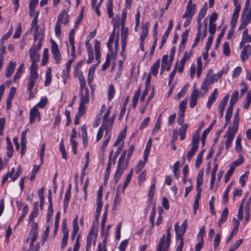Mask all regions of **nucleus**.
<instances>
[{"mask_svg":"<svg viewBox=\"0 0 251 251\" xmlns=\"http://www.w3.org/2000/svg\"><path fill=\"white\" fill-rule=\"evenodd\" d=\"M37 62H31L30 68V75L27 79V91L29 92L28 99L29 100L35 97V94L37 91V88H35L36 91L35 92L32 91L38 78V74L37 72L38 68V65L36 64Z\"/></svg>","mask_w":251,"mask_h":251,"instance_id":"f257e3e1","label":"nucleus"},{"mask_svg":"<svg viewBox=\"0 0 251 251\" xmlns=\"http://www.w3.org/2000/svg\"><path fill=\"white\" fill-rule=\"evenodd\" d=\"M42 41V37H39L37 45L33 44L29 50V57L31 62L39 61L40 56L38 52L41 48Z\"/></svg>","mask_w":251,"mask_h":251,"instance_id":"f03ea898","label":"nucleus"},{"mask_svg":"<svg viewBox=\"0 0 251 251\" xmlns=\"http://www.w3.org/2000/svg\"><path fill=\"white\" fill-rule=\"evenodd\" d=\"M51 44V51L53 58L55 60V63L58 64L61 61V55L58 49L57 44L53 40L50 41Z\"/></svg>","mask_w":251,"mask_h":251,"instance_id":"7ed1b4c3","label":"nucleus"},{"mask_svg":"<svg viewBox=\"0 0 251 251\" xmlns=\"http://www.w3.org/2000/svg\"><path fill=\"white\" fill-rule=\"evenodd\" d=\"M237 130L230 128V126L228 127L226 134L225 135L224 137L226 138L225 144L226 148L227 150L230 146V145L233 140L235 134Z\"/></svg>","mask_w":251,"mask_h":251,"instance_id":"20e7f679","label":"nucleus"},{"mask_svg":"<svg viewBox=\"0 0 251 251\" xmlns=\"http://www.w3.org/2000/svg\"><path fill=\"white\" fill-rule=\"evenodd\" d=\"M128 34V29L127 28H125L124 27V25L123 24H121V47H122V52L121 55H122L123 52H124L125 50V49L126 47V40Z\"/></svg>","mask_w":251,"mask_h":251,"instance_id":"39448f33","label":"nucleus"},{"mask_svg":"<svg viewBox=\"0 0 251 251\" xmlns=\"http://www.w3.org/2000/svg\"><path fill=\"white\" fill-rule=\"evenodd\" d=\"M36 118H38V121L41 120V115L40 112L36 106H33L30 109L29 111V123L33 124L35 122Z\"/></svg>","mask_w":251,"mask_h":251,"instance_id":"423d86ee","label":"nucleus"},{"mask_svg":"<svg viewBox=\"0 0 251 251\" xmlns=\"http://www.w3.org/2000/svg\"><path fill=\"white\" fill-rule=\"evenodd\" d=\"M173 27V20L171 19L169 21V25L167 27V29L166 32H165V33L162 36V41H161L160 45L159 46V49H161L165 45V43L166 42L167 39L168 37L169 34H170V31H171Z\"/></svg>","mask_w":251,"mask_h":251,"instance_id":"0eeeda50","label":"nucleus"},{"mask_svg":"<svg viewBox=\"0 0 251 251\" xmlns=\"http://www.w3.org/2000/svg\"><path fill=\"white\" fill-rule=\"evenodd\" d=\"M199 95V91L196 89H194L190 96L189 105L191 108L194 107L197 104Z\"/></svg>","mask_w":251,"mask_h":251,"instance_id":"6e6552de","label":"nucleus"},{"mask_svg":"<svg viewBox=\"0 0 251 251\" xmlns=\"http://www.w3.org/2000/svg\"><path fill=\"white\" fill-rule=\"evenodd\" d=\"M69 22V16L67 12L65 10L62 11L58 16L57 23L62 24L63 23L64 25H66Z\"/></svg>","mask_w":251,"mask_h":251,"instance_id":"1a4fd4ad","label":"nucleus"},{"mask_svg":"<svg viewBox=\"0 0 251 251\" xmlns=\"http://www.w3.org/2000/svg\"><path fill=\"white\" fill-rule=\"evenodd\" d=\"M113 124V120L112 119H106L103 120L101 126L105 130V133H110V131L112 129Z\"/></svg>","mask_w":251,"mask_h":251,"instance_id":"9d476101","label":"nucleus"},{"mask_svg":"<svg viewBox=\"0 0 251 251\" xmlns=\"http://www.w3.org/2000/svg\"><path fill=\"white\" fill-rule=\"evenodd\" d=\"M218 93V89L215 88L209 97L206 103V107L208 109H210L211 107L212 104L216 101L217 98Z\"/></svg>","mask_w":251,"mask_h":251,"instance_id":"9b49d317","label":"nucleus"},{"mask_svg":"<svg viewBox=\"0 0 251 251\" xmlns=\"http://www.w3.org/2000/svg\"><path fill=\"white\" fill-rule=\"evenodd\" d=\"M186 229L183 228L181 226H179L177 223L175 225V230L176 234V239H183V236L186 232Z\"/></svg>","mask_w":251,"mask_h":251,"instance_id":"f8f14e48","label":"nucleus"},{"mask_svg":"<svg viewBox=\"0 0 251 251\" xmlns=\"http://www.w3.org/2000/svg\"><path fill=\"white\" fill-rule=\"evenodd\" d=\"M115 29L114 28L112 32L111 33L109 38L108 42L107 43V47L108 49V53H111V56H114V53L112 48V44L115 38Z\"/></svg>","mask_w":251,"mask_h":251,"instance_id":"ddd939ff","label":"nucleus"},{"mask_svg":"<svg viewBox=\"0 0 251 251\" xmlns=\"http://www.w3.org/2000/svg\"><path fill=\"white\" fill-rule=\"evenodd\" d=\"M229 95L227 94L221 100L220 104L218 105L219 111L220 114V117H223L224 114V111L225 107L227 104V102L229 99Z\"/></svg>","mask_w":251,"mask_h":251,"instance_id":"4468645a","label":"nucleus"},{"mask_svg":"<svg viewBox=\"0 0 251 251\" xmlns=\"http://www.w3.org/2000/svg\"><path fill=\"white\" fill-rule=\"evenodd\" d=\"M165 235H163L160 240L159 243L157 245V247H161V251H168L169 246L170 245V243L167 242L165 241Z\"/></svg>","mask_w":251,"mask_h":251,"instance_id":"2eb2a0df","label":"nucleus"},{"mask_svg":"<svg viewBox=\"0 0 251 251\" xmlns=\"http://www.w3.org/2000/svg\"><path fill=\"white\" fill-rule=\"evenodd\" d=\"M251 47L250 45H246L241 51L240 54V58L243 62H245L249 57L248 52L250 51Z\"/></svg>","mask_w":251,"mask_h":251,"instance_id":"dca6fc26","label":"nucleus"},{"mask_svg":"<svg viewBox=\"0 0 251 251\" xmlns=\"http://www.w3.org/2000/svg\"><path fill=\"white\" fill-rule=\"evenodd\" d=\"M16 66V63L12 61H10L6 67L5 75L7 77H9L13 74Z\"/></svg>","mask_w":251,"mask_h":251,"instance_id":"f3484780","label":"nucleus"},{"mask_svg":"<svg viewBox=\"0 0 251 251\" xmlns=\"http://www.w3.org/2000/svg\"><path fill=\"white\" fill-rule=\"evenodd\" d=\"M189 30L186 29L181 35V41L179 46V50H183L185 48V44L187 40Z\"/></svg>","mask_w":251,"mask_h":251,"instance_id":"a211bd4d","label":"nucleus"},{"mask_svg":"<svg viewBox=\"0 0 251 251\" xmlns=\"http://www.w3.org/2000/svg\"><path fill=\"white\" fill-rule=\"evenodd\" d=\"M196 11V7L187 6L186 10L184 14H183L182 18H192L194 15Z\"/></svg>","mask_w":251,"mask_h":251,"instance_id":"6ab92c4d","label":"nucleus"},{"mask_svg":"<svg viewBox=\"0 0 251 251\" xmlns=\"http://www.w3.org/2000/svg\"><path fill=\"white\" fill-rule=\"evenodd\" d=\"M125 165H119L118 164L117 170L114 176V179L116 183H117L119 179L121 177V176L124 171V169L126 168Z\"/></svg>","mask_w":251,"mask_h":251,"instance_id":"aec40b11","label":"nucleus"},{"mask_svg":"<svg viewBox=\"0 0 251 251\" xmlns=\"http://www.w3.org/2000/svg\"><path fill=\"white\" fill-rule=\"evenodd\" d=\"M232 222L234 225V227L233 228L232 232L231 233L230 236L226 240L227 243H229L230 241V240L232 239L233 237L234 232H237L238 230V227L240 224L238 220H237L235 218H233Z\"/></svg>","mask_w":251,"mask_h":251,"instance_id":"412c9836","label":"nucleus"},{"mask_svg":"<svg viewBox=\"0 0 251 251\" xmlns=\"http://www.w3.org/2000/svg\"><path fill=\"white\" fill-rule=\"evenodd\" d=\"M80 95V103L87 104L89 102V90L88 88H85V91L82 94H79Z\"/></svg>","mask_w":251,"mask_h":251,"instance_id":"4be33fe9","label":"nucleus"},{"mask_svg":"<svg viewBox=\"0 0 251 251\" xmlns=\"http://www.w3.org/2000/svg\"><path fill=\"white\" fill-rule=\"evenodd\" d=\"M152 144L151 139H150L147 143L146 149L144 152V160L145 162H148V157L149 156Z\"/></svg>","mask_w":251,"mask_h":251,"instance_id":"5701e85b","label":"nucleus"},{"mask_svg":"<svg viewBox=\"0 0 251 251\" xmlns=\"http://www.w3.org/2000/svg\"><path fill=\"white\" fill-rule=\"evenodd\" d=\"M160 59H157L156 61L152 65L151 68L150 74H152L154 76H156L158 74V71L160 67Z\"/></svg>","mask_w":251,"mask_h":251,"instance_id":"b1692460","label":"nucleus"},{"mask_svg":"<svg viewBox=\"0 0 251 251\" xmlns=\"http://www.w3.org/2000/svg\"><path fill=\"white\" fill-rule=\"evenodd\" d=\"M223 74V71H220L218 72L217 74H214L212 76H211L208 81L209 82V84H213L216 82L218 79L222 77Z\"/></svg>","mask_w":251,"mask_h":251,"instance_id":"393cba45","label":"nucleus"},{"mask_svg":"<svg viewBox=\"0 0 251 251\" xmlns=\"http://www.w3.org/2000/svg\"><path fill=\"white\" fill-rule=\"evenodd\" d=\"M228 215V210L227 207H226L221 215V218L219 220L218 226H220L221 224L225 222L227 219Z\"/></svg>","mask_w":251,"mask_h":251,"instance_id":"a878e982","label":"nucleus"},{"mask_svg":"<svg viewBox=\"0 0 251 251\" xmlns=\"http://www.w3.org/2000/svg\"><path fill=\"white\" fill-rule=\"evenodd\" d=\"M121 194L119 190H117L115 194V197L114 201H113V209H116L117 206L121 202V198L120 197Z\"/></svg>","mask_w":251,"mask_h":251,"instance_id":"bb28decb","label":"nucleus"},{"mask_svg":"<svg viewBox=\"0 0 251 251\" xmlns=\"http://www.w3.org/2000/svg\"><path fill=\"white\" fill-rule=\"evenodd\" d=\"M114 58V59H116L115 55L114 54V56L112 57L111 53H107L106 57V60L105 63L103 64L102 66V70L105 71L106 70L109 66L110 60L111 59Z\"/></svg>","mask_w":251,"mask_h":251,"instance_id":"cd10ccee","label":"nucleus"},{"mask_svg":"<svg viewBox=\"0 0 251 251\" xmlns=\"http://www.w3.org/2000/svg\"><path fill=\"white\" fill-rule=\"evenodd\" d=\"M24 64L23 63H22L20 66L18 67L16 73L14 77H13V81L14 82H16L17 80L19 79L23 73L24 69Z\"/></svg>","mask_w":251,"mask_h":251,"instance_id":"c85d7f7f","label":"nucleus"},{"mask_svg":"<svg viewBox=\"0 0 251 251\" xmlns=\"http://www.w3.org/2000/svg\"><path fill=\"white\" fill-rule=\"evenodd\" d=\"M141 93V89L140 88H139L134 94V96L132 98V106L133 108H134L138 102V100L140 97Z\"/></svg>","mask_w":251,"mask_h":251,"instance_id":"c756f323","label":"nucleus"},{"mask_svg":"<svg viewBox=\"0 0 251 251\" xmlns=\"http://www.w3.org/2000/svg\"><path fill=\"white\" fill-rule=\"evenodd\" d=\"M133 173V170L132 169L129 173L127 174L126 176V180L124 183L123 186V191L124 192L125 189L126 188V187L128 186L129 183H130L131 181V179L132 178V175Z\"/></svg>","mask_w":251,"mask_h":251,"instance_id":"7c9ffc66","label":"nucleus"},{"mask_svg":"<svg viewBox=\"0 0 251 251\" xmlns=\"http://www.w3.org/2000/svg\"><path fill=\"white\" fill-rule=\"evenodd\" d=\"M188 127L187 124H183L181 126L179 130V134L180 135V139L181 140H183L186 136V131Z\"/></svg>","mask_w":251,"mask_h":251,"instance_id":"2f4dec72","label":"nucleus"},{"mask_svg":"<svg viewBox=\"0 0 251 251\" xmlns=\"http://www.w3.org/2000/svg\"><path fill=\"white\" fill-rule=\"evenodd\" d=\"M106 8L108 17L109 18H112L113 16L112 0H108Z\"/></svg>","mask_w":251,"mask_h":251,"instance_id":"473e14b6","label":"nucleus"},{"mask_svg":"<svg viewBox=\"0 0 251 251\" xmlns=\"http://www.w3.org/2000/svg\"><path fill=\"white\" fill-rule=\"evenodd\" d=\"M97 1L98 0H92V7L95 9V12L97 13L98 16L100 17V13L99 10V7L101 4L102 0H100V2L98 3H97Z\"/></svg>","mask_w":251,"mask_h":251,"instance_id":"72a5a7b5","label":"nucleus"},{"mask_svg":"<svg viewBox=\"0 0 251 251\" xmlns=\"http://www.w3.org/2000/svg\"><path fill=\"white\" fill-rule=\"evenodd\" d=\"M52 75L51 73V69H49L46 73V79L44 83L45 86H49L51 81Z\"/></svg>","mask_w":251,"mask_h":251,"instance_id":"f704fd0d","label":"nucleus"},{"mask_svg":"<svg viewBox=\"0 0 251 251\" xmlns=\"http://www.w3.org/2000/svg\"><path fill=\"white\" fill-rule=\"evenodd\" d=\"M148 23H147L143 27L142 33L140 36V41H144L146 38L147 37L148 35Z\"/></svg>","mask_w":251,"mask_h":251,"instance_id":"c9c22d12","label":"nucleus"},{"mask_svg":"<svg viewBox=\"0 0 251 251\" xmlns=\"http://www.w3.org/2000/svg\"><path fill=\"white\" fill-rule=\"evenodd\" d=\"M200 141V136L198 133H196L193 134L192 136V141L191 142L192 146L196 147V148L199 147V143Z\"/></svg>","mask_w":251,"mask_h":251,"instance_id":"e433bc0d","label":"nucleus"},{"mask_svg":"<svg viewBox=\"0 0 251 251\" xmlns=\"http://www.w3.org/2000/svg\"><path fill=\"white\" fill-rule=\"evenodd\" d=\"M207 3H205L204 6L200 10L197 19L201 20L206 15L207 12Z\"/></svg>","mask_w":251,"mask_h":251,"instance_id":"4c0bfd02","label":"nucleus"},{"mask_svg":"<svg viewBox=\"0 0 251 251\" xmlns=\"http://www.w3.org/2000/svg\"><path fill=\"white\" fill-rule=\"evenodd\" d=\"M245 202V199H243L242 200L241 203L239 206L237 217H238V219L240 221H241L243 218V206H244V204Z\"/></svg>","mask_w":251,"mask_h":251,"instance_id":"58836bf2","label":"nucleus"},{"mask_svg":"<svg viewBox=\"0 0 251 251\" xmlns=\"http://www.w3.org/2000/svg\"><path fill=\"white\" fill-rule=\"evenodd\" d=\"M71 196V192H66L64 199V209L65 211L68 208L69 203L70 199Z\"/></svg>","mask_w":251,"mask_h":251,"instance_id":"ea45409f","label":"nucleus"},{"mask_svg":"<svg viewBox=\"0 0 251 251\" xmlns=\"http://www.w3.org/2000/svg\"><path fill=\"white\" fill-rule=\"evenodd\" d=\"M198 148H196V147L195 146H192L191 149L190 150L188 151L187 153V158L188 161H190L192 159V157L195 155V153L196 152Z\"/></svg>","mask_w":251,"mask_h":251,"instance_id":"a19ab883","label":"nucleus"},{"mask_svg":"<svg viewBox=\"0 0 251 251\" xmlns=\"http://www.w3.org/2000/svg\"><path fill=\"white\" fill-rule=\"evenodd\" d=\"M251 102V90H249L247 92L246 102L243 105V108L248 109Z\"/></svg>","mask_w":251,"mask_h":251,"instance_id":"79ce46f5","label":"nucleus"},{"mask_svg":"<svg viewBox=\"0 0 251 251\" xmlns=\"http://www.w3.org/2000/svg\"><path fill=\"white\" fill-rule=\"evenodd\" d=\"M22 33V24L21 23H18V25L16 27V31L13 36L14 39H18L20 38Z\"/></svg>","mask_w":251,"mask_h":251,"instance_id":"37998d69","label":"nucleus"},{"mask_svg":"<svg viewBox=\"0 0 251 251\" xmlns=\"http://www.w3.org/2000/svg\"><path fill=\"white\" fill-rule=\"evenodd\" d=\"M203 171L202 170H201L198 173L197 176L196 186H198V187H201V186L203 182Z\"/></svg>","mask_w":251,"mask_h":251,"instance_id":"c03bdc74","label":"nucleus"},{"mask_svg":"<svg viewBox=\"0 0 251 251\" xmlns=\"http://www.w3.org/2000/svg\"><path fill=\"white\" fill-rule=\"evenodd\" d=\"M49 50L47 48H45L43 50V55L42 59V65H45L48 62L49 59Z\"/></svg>","mask_w":251,"mask_h":251,"instance_id":"a18cd8bd","label":"nucleus"},{"mask_svg":"<svg viewBox=\"0 0 251 251\" xmlns=\"http://www.w3.org/2000/svg\"><path fill=\"white\" fill-rule=\"evenodd\" d=\"M226 29V27H223V29L221 30L220 34H219V35L217 38V40H216V43L215 44V48H217L219 47L221 40L224 37V36L225 35Z\"/></svg>","mask_w":251,"mask_h":251,"instance_id":"49530a36","label":"nucleus"},{"mask_svg":"<svg viewBox=\"0 0 251 251\" xmlns=\"http://www.w3.org/2000/svg\"><path fill=\"white\" fill-rule=\"evenodd\" d=\"M242 39L247 43L251 42V37L248 34V29H245L243 32Z\"/></svg>","mask_w":251,"mask_h":251,"instance_id":"de8ad7c7","label":"nucleus"},{"mask_svg":"<svg viewBox=\"0 0 251 251\" xmlns=\"http://www.w3.org/2000/svg\"><path fill=\"white\" fill-rule=\"evenodd\" d=\"M155 214H156L155 206L154 205L152 208L151 212V213L150 217V221L151 223V228H153V227L154 226V218L155 216Z\"/></svg>","mask_w":251,"mask_h":251,"instance_id":"09e8293b","label":"nucleus"},{"mask_svg":"<svg viewBox=\"0 0 251 251\" xmlns=\"http://www.w3.org/2000/svg\"><path fill=\"white\" fill-rule=\"evenodd\" d=\"M239 123V116H238L237 114H235L234 117V120L233 122V124L232 126H230V128L237 130L238 129V126Z\"/></svg>","mask_w":251,"mask_h":251,"instance_id":"8fccbe9b","label":"nucleus"},{"mask_svg":"<svg viewBox=\"0 0 251 251\" xmlns=\"http://www.w3.org/2000/svg\"><path fill=\"white\" fill-rule=\"evenodd\" d=\"M157 32L156 31V33L155 34H153V38H154V42L153 43V44L151 46V52H150V56H152L153 53H154V50H155V47L156 46V45H157Z\"/></svg>","mask_w":251,"mask_h":251,"instance_id":"3c124183","label":"nucleus"},{"mask_svg":"<svg viewBox=\"0 0 251 251\" xmlns=\"http://www.w3.org/2000/svg\"><path fill=\"white\" fill-rule=\"evenodd\" d=\"M38 231H29L27 238V242L30 239L33 241H35L37 239Z\"/></svg>","mask_w":251,"mask_h":251,"instance_id":"603ef678","label":"nucleus"},{"mask_svg":"<svg viewBox=\"0 0 251 251\" xmlns=\"http://www.w3.org/2000/svg\"><path fill=\"white\" fill-rule=\"evenodd\" d=\"M155 180L156 179H153V184L151 186L149 192L148 194V197L151 200L154 196V192L155 189Z\"/></svg>","mask_w":251,"mask_h":251,"instance_id":"864d4df0","label":"nucleus"},{"mask_svg":"<svg viewBox=\"0 0 251 251\" xmlns=\"http://www.w3.org/2000/svg\"><path fill=\"white\" fill-rule=\"evenodd\" d=\"M147 162H145L144 160L139 161L138 165L135 167V172L136 174H139L142 171L143 168L144 167L145 164Z\"/></svg>","mask_w":251,"mask_h":251,"instance_id":"5fc2aeb1","label":"nucleus"},{"mask_svg":"<svg viewBox=\"0 0 251 251\" xmlns=\"http://www.w3.org/2000/svg\"><path fill=\"white\" fill-rule=\"evenodd\" d=\"M134 147L133 145H131L130 146L128 150V153H127V156L126 158V160L125 164V167H127L128 162L129 161V159L131 156V155L134 151Z\"/></svg>","mask_w":251,"mask_h":251,"instance_id":"6e6d98bb","label":"nucleus"},{"mask_svg":"<svg viewBox=\"0 0 251 251\" xmlns=\"http://www.w3.org/2000/svg\"><path fill=\"white\" fill-rule=\"evenodd\" d=\"M53 213V204L52 203H49L48 209V213H47V221L49 222L51 219Z\"/></svg>","mask_w":251,"mask_h":251,"instance_id":"4d7b16f0","label":"nucleus"},{"mask_svg":"<svg viewBox=\"0 0 251 251\" xmlns=\"http://www.w3.org/2000/svg\"><path fill=\"white\" fill-rule=\"evenodd\" d=\"M192 55V51H190L189 53H188L187 51H186L182 59H181L180 62H181V64H185L186 62L188 61L189 58H190L191 56Z\"/></svg>","mask_w":251,"mask_h":251,"instance_id":"13d9d810","label":"nucleus"},{"mask_svg":"<svg viewBox=\"0 0 251 251\" xmlns=\"http://www.w3.org/2000/svg\"><path fill=\"white\" fill-rule=\"evenodd\" d=\"M105 137H106V139L103 142V143L101 147V148L102 150L103 151H104V150L106 149V148L109 142V140L111 138V133H108V134H106V133H105Z\"/></svg>","mask_w":251,"mask_h":251,"instance_id":"bf43d9fd","label":"nucleus"},{"mask_svg":"<svg viewBox=\"0 0 251 251\" xmlns=\"http://www.w3.org/2000/svg\"><path fill=\"white\" fill-rule=\"evenodd\" d=\"M234 169L235 168L233 166L230 165V168L226 173L225 177V181L226 183H227L229 180L230 177L232 175L233 171H234Z\"/></svg>","mask_w":251,"mask_h":251,"instance_id":"052dcab7","label":"nucleus"},{"mask_svg":"<svg viewBox=\"0 0 251 251\" xmlns=\"http://www.w3.org/2000/svg\"><path fill=\"white\" fill-rule=\"evenodd\" d=\"M244 161V158L243 156V155H240L239 156V157L238 159H237L236 161H234L232 163L230 164V165L234 167L235 168L236 166H238L242 164Z\"/></svg>","mask_w":251,"mask_h":251,"instance_id":"680f3d73","label":"nucleus"},{"mask_svg":"<svg viewBox=\"0 0 251 251\" xmlns=\"http://www.w3.org/2000/svg\"><path fill=\"white\" fill-rule=\"evenodd\" d=\"M209 84H209V82L208 81V80L206 78H205L203 80V81L201 85V91L203 90L204 93H205L208 91V85Z\"/></svg>","mask_w":251,"mask_h":251,"instance_id":"e2e57ef3","label":"nucleus"},{"mask_svg":"<svg viewBox=\"0 0 251 251\" xmlns=\"http://www.w3.org/2000/svg\"><path fill=\"white\" fill-rule=\"evenodd\" d=\"M223 53L226 56L230 55V50L229 43L227 42H225L223 45Z\"/></svg>","mask_w":251,"mask_h":251,"instance_id":"0e129e2a","label":"nucleus"},{"mask_svg":"<svg viewBox=\"0 0 251 251\" xmlns=\"http://www.w3.org/2000/svg\"><path fill=\"white\" fill-rule=\"evenodd\" d=\"M22 172V167L21 165H19L17 169V172L14 175L13 177H12V181H15L21 175Z\"/></svg>","mask_w":251,"mask_h":251,"instance_id":"69168bd1","label":"nucleus"},{"mask_svg":"<svg viewBox=\"0 0 251 251\" xmlns=\"http://www.w3.org/2000/svg\"><path fill=\"white\" fill-rule=\"evenodd\" d=\"M248 172L245 173L244 174L242 175L239 178V182L242 187H244L246 182L248 179L247 174Z\"/></svg>","mask_w":251,"mask_h":251,"instance_id":"338daca9","label":"nucleus"},{"mask_svg":"<svg viewBox=\"0 0 251 251\" xmlns=\"http://www.w3.org/2000/svg\"><path fill=\"white\" fill-rule=\"evenodd\" d=\"M98 226L97 225L95 226L94 224H93L88 234L96 237L98 235Z\"/></svg>","mask_w":251,"mask_h":251,"instance_id":"774afa93","label":"nucleus"}]
</instances>
